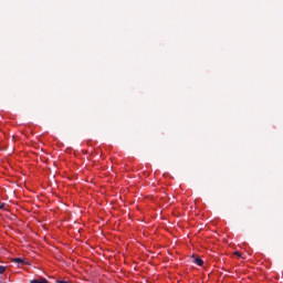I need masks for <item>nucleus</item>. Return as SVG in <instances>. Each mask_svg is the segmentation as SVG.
Returning a JSON list of instances; mask_svg holds the SVG:
<instances>
[{"label":"nucleus","instance_id":"nucleus-1","mask_svg":"<svg viewBox=\"0 0 283 283\" xmlns=\"http://www.w3.org/2000/svg\"><path fill=\"white\" fill-rule=\"evenodd\" d=\"M31 283H50L48 279H35L32 280Z\"/></svg>","mask_w":283,"mask_h":283},{"label":"nucleus","instance_id":"nucleus-2","mask_svg":"<svg viewBox=\"0 0 283 283\" xmlns=\"http://www.w3.org/2000/svg\"><path fill=\"white\" fill-rule=\"evenodd\" d=\"M193 263L197 264L198 266H202V264H205V261H202V259L200 258H196L193 260Z\"/></svg>","mask_w":283,"mask_h":283},{"label":"nucleus","instance_id":"nucleus-3","mask_svg":"<svg viewBox=\"0 0 283 283\" xmlns=\"http://www.w3.org/2000/svg\"><path fill=\"white\" fill-rule=\"evenodd\" d=\"M14 262H17L18 264H25V262L21 258H15Z\"/></svg>","mask_w":283,"mask_h":283},{"label":"nucleus","instance_id":"nucleus-4","mask_svg":"<svg viewBox=\"0 0 283 283\" xmlns=\"http://www.w3.org/2000/svg\"><path fill=\"white\" fill-rule=\"evenodd\" d=\"M6 273V266L0 265V274Z\"/></svg>","mask_w":283,"mask_h":283},{"label":"nucleus","instance_id":"nucleus-5","mask_svg":"<svg viewBox=\"0 0 283 283\" xmlns=\"http://www.w3.org/2000/svg\"><path fill=\"white\" fill-rule=\"evenodd\" d=\"M55 282H56V283H70V282L64 281V280H56Z\"/></svg>","mask_w":283,"mask_h":283},{"label":"nucleus","instance_id":"nucleus-6","mask_svg":"<svg viewBox=\"0 0 283 283\" xmlns=\"http://www.w3.org/2000/svg\"><path fill=\"white\" fill-rule=\"evenodd\" d=\"M234 254L240 256V253H239V252H234Z\"/></svg>","mask_w":283,"mask_h":283}]
</instances>
